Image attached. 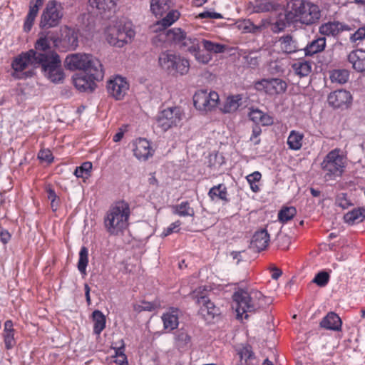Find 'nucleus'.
I'll return each mask as SVG.
<instances>
[{
  "instance_id": "40",
  "label": "nucleus",
  "mask_w": 365,
  "mask_h": 365,
  "mask_svg": "<svg viewBox=\"0 0 365 365\" xmlns=\"http://www.w3.org/2000/svg\"><path fill=\"white\" fill-rule=\"evenodd\" d=\"M172 209L173 214L180 217H193L195 215V210L187 201L174 205Z\"/></svg>"
},
{
  "instance_id": "9",
  "label": "nucleus",
  "mask_w": 365,
  "mask_h": 365,
  "mask_svg": "<svg viewBox=\"0 0 365 365\" xmlns=\"http://www.w3.org/2000/svg\"><path fill=\"white\" fill-rule=\"evenodd\" d=\"M182 113L179 107H170L162 110L156 119L157 126L167 131L177 126L182 120Z\"/></svg>"
},
{
  "instance_id": "39",
  "label": "nucleus",
  "mask_w": 365,
  "mask_h": 365,
  "mask_svg": "<svg viewBox=\"0 0 365 365\" xmlns=\"http://www.w3.org/2000/svg\"><path fill=\"white\" fill-rule=\"evenodd\" d=\"M177 58L178 56L174 54L162 53L159 56V63L163 68L172 72L176 63Z\"/></svg>"
},
{
  "instance_id": "62",
  "label": "nucleus",
  "mask_w": 365,
  "mask_h": 365,
  "mask_svg": "<svg viewBox=\"0 0 365 365\" xmlns=\"http://www.w3.org/2000/svg\"><path fill=\"white\" fill-rule=\"evenodd\" d=\"M11 237V235L9 232L4 227H0V241L6 245L10 241Z\"/></svg>"
},
{
  "instance_id": "27",
  "label": "nucleus",
  "mask_w": 365,
  "mask_h": 365,
  "mask_svg": "<svg viewBox=\"0 0 365 365\" xmlns=\"http://www.w3.org/2000/svg\"><path fill=\"white\" fill-rule=\"evenodd\" d=\"M348 61L352 65L354 70L358 72H365V51L355 50L347 56Z\"/></svg>"
},
{
  "instance_id": "64",
  "label": "nucleus",
  "mask_w": 365,
  "mask_h": 365,
  "mask_svg": "<svg viewBox=\"0 0 365 365\" xmlns=\"http://www.w3.org/2000/svg\"><path fill=\"white\" fill-rule=\"evenodd\" d=\"M45 190L47 193V197L48 200L53 201V200L58 197L57 196V195L56 194L55 190H53V188L51 187V185H46L45 187Z\"/></svg>"
},
{
  "instance_id": "56",
  "label": "nucleus",
  "mask_w": 365,
  "mask_h": 365,
  "mask_svg": "<svg viewBox=\"0 0 365 365\" xmlns=\"http://www.w3.org/2000/svg\"><path fill=\"white\" fill-rule=\"evenodd\" d=\"M364 39H365V26L358 29L350 36V41L352 43H358Z\"/></svg>"
},
{
  "instance_id": "34",
  "label": "nucleus",
  "mask_w": 365,
  "mask_h": 365,
  "mask_svg": "<svg viewBox=\"0 0 365 365\" xmlns=\"http://www.w3.org/2000/svg\"><path fill=\"white\" fill-rule=\"evenodd\" d=\"M280 49L283 53H292L298 50L296 40L290 35H285L279 38L278 41Z\"/></svg>"
},
{
  "instance_id": "59",
  "label": "nucleus",
  "mask_w": 365,
  "mask_h": 365,
  "mask_svg": "<svg viewBox=\"0 0 365 365\" xmlns=\"http://www.w3.org/2000/svg\"><path fill=\"white\" fill-rule=\"evenodd\" d=\"M261 133L262 129L259 125H256L252 128L250 140L253 141L255 145H257L260 143V139H259L258 137L261 135Z\"/></svg>"
},
{
  "instance_id": "30",
  "label": "nucleus",
  "mask_w": 365,
  "mask_h": 365,
  "mask_svg": "<svg viewBox=\"0 0 365 365\" xmlns=\"http://www.w3.org/2000/svg\"><path fill=\"white\" fill-rule=\"evenodd\" d=\"M172 6V0H150V11L155 16H162Z\"/></svg>"
},
{
  "instance_id": "2",
  "label": "nucleus",
  "mask_w": 365,
  "mask_h": 365,
  "mask_svg": "<svg viewBox=\"0 0 365 365\" xmlns=\"http://www.w3.org/2000/svg\"><path fill=\"white\" fill-rule=\"evenodd\" d=\"M321 17L318 5L304 0H291L287 3L285 19L288 23L307 26L317 23Z\"/></svg>"
},
{
  "instance_id": "26",
  "label": "nucleus",
  "mask_w": 365,
  "mask_h": 365,
  "mask_svg": "<svg viewBox=\"0 0 365 365\" xmlns=\"http://www.w3.org/2000/svg\"><path fill=\"white\" fill-rule=\"evenodd\" d=\"M342 322L341 318L334 312H329L320 322L319 326L327 330L340 331Z\"/></svg>"
},
{
  "instance_id": "51",
  "label": "nucleus",
  "mask_w": 365,
  "mask_h": 365,
  "mask_svg": "<svg viewBox=\"0 0 365 365\" xmlns=\"http://www.w3.org/2000/svg\"><path fill=\"white\" fill-rule=\"evenodd\" d=\"M120 24L109 26L106 31V41L111 45L112 39L118 41L119 35Z\"/></svg>"
},
{
  "instance_id": "25",
  "label": "nucleus",
  "mask_w": 365,
  "mask_h": 365,
  "mask_svg": "<svg viewBox=\"0 0 365 365\" xmlns=\"http://www.w3.org/2000/svg\"><path fill=\"white\" fill-rule=\"evenodd\" d=\"M174 346L180 351H185L192 346V338L184 329H179L174 334Z\"/></svg>"
},
{
  "instance_id": "50",
  "label": "nucleus",
  "mask_w": 365,
  "mask_h": 365,
  "mask_svg": "<svg viewBox=\"0 0 365 365\" xmlns=\"http://www.w3.org/2000/svg\"><path fill=\"white\" fill-rule=\"evenodd\" d=\"M189 67L190 63L187 59L178 56L173 71L183 75L187 73Z\"/></svg>"
},
{
  "instance_id": "37",
  "label": "nucleus",
  "mask_w": 365,
  "mask_h": 365,
  "mask_svg": "<svg viewBox=\"0 0 365 365\" xmlns=\"http://www.w3.org/2000/svg\"><path fill=\"white\" fill-rule=\"evenodd\" d=\"M292 67L294 73L300 78L307 76L312 71V63L304 59L296 61Z\"/></svg>"
},
{
  "instance_id": "23",
  "label": "nucleus",
  "mask_w": 365,
  "mask_h": 365,
  "mask_svg": "<svg viewBox=\"0 0 365 365\" xmlns=\"http://www.w3.org/2000/svg\"><path fill=\"white\" fill-rule=\"evenodd\" d=\"M180 16V14L178 10L173 9L168 11L167 15L161 20L158 21L151 26L153 32H160L166 30L173 24L177 21Z\"/></svg>"
},
{
  "instance_id": "54",
  "label": "nucleus",
  "mask_w": 365,
  "mask_h": 365,
  "mask_svg": "<svg viewBox=\"0 0 365 365\" xmlns=\"http://www.w3.org/2000/svg\"><path fill=\"white\" fill-rule=\"evenodd\" d=\"M329 280V274L326 272H320L316 274L313 282L320 287H324Z\"/></svg>"
},
{
  "instance_id": "28",
  "label": "nucleus",
  "mask_w": 365,
  "mask_h": 365,
  "mask_svg": "<svg viewBox=\"0 0 365 365\" xmlns=\"http://www.w3.org/2000/svg\"><path fill=\"white\" fill-rule=\"evenodd\" d=\"M250 119L256 123L263 126H269L274 123V118L268 113H265L258 108H252L249 113Z\"/></svg>"
},
{
  "instance_id": "47",
  "label": "nucleus",
  "mask_w": 365,
  "mask_h": 365,
  "mask_svg": "<svg viewBox=\"0 0 365 365\" xmlns=\"http://www.w3.org/2000/svg\"><path fill=\"white\" fill-rule=\"evenodd\" d=\"M237 354L240 359L241 365L249 364V361L253 359V352L250 346H245L241 348Z\"/></svg>"
},
{
  "instance_id": "41",
  "label": "nucleus",
  "mask_w": 365,
  "mask_h": 365,
  "mask_svg": "<svg viewBox=\"0 0 365 365\" xmlns=\"http://www.w3.org/2000/svg\"><path fill=\"white\" fill-rule=\"evenodd\" d=\"M200 45L204 50L212 55V53H221L225 52L226 47L220 43H215L210 40L200 38Z\"/></svg>"
},
{
  "instance_id": "35",
  "label": "nucleus",
  "mask_w": 365,
  "mask_h": 365,
  "mask_svg": "<svg viewBox=\"0 0 365 365\" xmlns=\"http://www.w3.org/2000/svg\"><path fill=\"white\" fill-rule=\"evenodd\" d=\"M118 0H88L92 8H96L100 14L110 11L115 8Z\"/></svg>"
},
{
  "instance_id": "17",
  "label": "nucleus",
  "mask_w": 365,
  "mask_h": 365,
  "mask_svg": "<svg viewBox=\"0 0 365 365\" xmlns=\"http://www.w3.org/2000/svg\"><path fill=\"white\" fill-rule=\"evenodd\" d=\"M351 95L346 90H337L328 96V103L334 108L347 107L351 102Z\"/></svg>"
},
{
  "instance_id": "20",
  "label": "nucleus",
  "mask_w": 365,
  "mask_h": 365,
  "mask_svg": "<svg viewBox=\"0 0 365 365\" xmlns=\"http://www.w3.org/2000/svg\"><path fill=\"white\" fill-rule=\"evenodd\" d=\"M270 241L269 235L265 229L256 231L252 236L250 247L256 252H260L267 249Z\"/></svg>"
},
{
  "instance_id": "16",
  "label": "nucleus",
  "mask_w": 365,
  "mask_h": 365,
  "mask_svg": "<svg viewBox=\"0 0 365 365\" xmlns=\"http://www.w3.org/2000/svg\"><path fill=\"white\" fill-rule=\"evenodd\" d=\"M192 296L200 306V313L205 319H213L215 315L218 314V309L207 297L205 295L198 297L195 292H193Z\"/></svg>"
},
{
  "instance_id": "57",
  "label": "nucleus",
  "mask_w": 365,
  "mask_h": 365,
  "mask_svg": "<svg viewBox=\"0 0 365 365\" xmlns=\"http://www.w3.org/2000/svg\"><path fill=\"white\" fill-rule=\"evenodd\" d=\"M180 225L181 222L180 220H177L175 222L171 223L167 228L163 230L162 235L163 237H167L173 232H178Z\"/></svg>"
},
{
  "instance_id": "14",
  "label": "nucleus",
  "mask_w": 365,
  "mask_h": 365,
  "mask_svg": "<svg viewBox=\"0 0 365 365\" xmlns=\"http://www.w3.org/2000/svg\"><path fill=\"white\" fill-rule=\"evenodd\" d=\"M129 89V83L127 80L120 76H116L110 79L107 83V90L110 96L115 100H122Z\"/></svg>"
},
{
  "instance_id": "42",
  "label": "nucleus",
  "mask_w": 365,
  "mask_h": 365,
  "mask_svg": "<svg viewBox=\"0 0 365 365\" xmlns=\"http://www.w3.org/2000/svg\"><path fill=\"white\" fill-rule=\"evenodd\" d=\"M93 321V332L99 335L106 327V317L104 314L99 310H95L92 313Z\"/></svg>"
},
{
  "instance_id": "45",
  "label": "nucleus",
  "mask_w": 365,
  "mask_h": 365,
  "mask_svg": "<svg viewBox=\"0 0 365 365\" xmlns=\"http://www.w3.org/2000/svg\"><path fill=\"white\" fill-rule=\"evenodd\" d=\"M297 214V210L294 207H284L278 213V219L282 223H286L292 220Z\"/></svg>"
},
{
  "instance_id": "11",
  "label": "nucleus",
  "mask_w": 365,
  "mask_h": 365,
  "mask_svg": "<svg viewBox=\"0 0 365 365\" xmlns=\"http://www.w3.org/2000/svg\"><path fill=\"white\" fill-rule=\"evenodd\" d=\"M351 30L349 25L336 19L324 22L319 27V33L323 37H331L335 39H339L344 32Z\"/></svg>"
},
{
  "instance_id": "19",
  "label": "nucleus",
  "mask_w": 365,
  "mask_h": 365,
  "mask_svg": "<svg viewBox=\"0 0 365 365\" xmlns=\"http://www.w3.org/2000/svg\"><path fill=\"white\" fill-rule=\"evenodd\" d=\"M180 310L175 307H170L161 317L163 329L166 332L176 329L179 325Z\"/></svg>"
},
{
  "instance_id": "36",
  "label": "nucleus",
  "mask_w": 365,
  "mask_h": 365,
  "mask_svg": "<svg viewBox=\"0 0 365 365\" xmlns=\"http://www.w3.org/2000/svg\"><path fill=\"white\" fill-rule=\"evenodd\" d=\"M304 137V134L299 131H290L287 141L289 148L293 150H300L302 147Z\"/></svg>"
},
{
  "instance_id": "29",
  "label": "nucleus",
  "mask_w": 365,
  "mask_h": 365,
  "mask_svg": "<svg viewBox=\"0 0 365 365\" xmlns=\"http://www.w3.org/2000/svg\"><path fill=\"white\" fill-rule=\"evenodd\" d=\"M242 95L237 94L228 96L224 102L221 110L224 113L235 112L242 104Z\"/></svg>"
},
{
  "instance_id": "1",
  "label": "nucleus",
  "mask_w": 365,
  "mask_h": 365,
  "mask_svg": "<svg viewBox=\"0 0 365 365\" xmlns=\"http://www.w3.org/2000/svg\"><path fill=\"white\" fill-rule=\"evenodd\" d=\"M61 42L58 34L56 31L40 32L34 43V48L22 52L12 61L11 68L14 71L13 76L18 78H23V76H31V71L22 72L29 67L38 68L43 62L59 56L55 48L60 46Z\"/></svg>"
},
{
  "instance_id": "49",
  "label": "nucleus",
  "mask_w": 365,
  "mask_h": 365,
  "mask_svg": "<svg viewBox=\"0 0 365 365\" xmlns=\"http://www.w3.org/2000/svg\"><path fill=\"white\" fill-rule=\"evenodd\" d=\"M159 307L160 304L158 302L142 301L139 304H135L134 306V309L139 312L142 311L151 312L158 309Z\"/></svg>"
},
{
  "instance_id": "38",
  "label": "nucleus",
  "mask_w": 365,
  "mask_h": 365,
  "mask_svg": "<svg viewBox=\"0 0 365 365\" xmlns=\"http://www.w3.org/2000/svg\"><path fill=\"white\" fill-rule=\"evenodd\" d=\"M365 219V209H354L344 216V222L349 225H354L362 222Z\"/></svg>"
},
{
  "instance_id": "43",
  "label": "nucleus",
  "mask_w": 365,
  "mask_h": 365,
  "mask_svg": "<svg viewBox=\"0 0 365 365\" xmlns=\"http://www.w3.org/2000/svg\"><path fill=\"white\" fill-rule=\"evenodd\" d=\"M349 78V71L346 69H336L331 72L330 79L333 83L344 84Z\"/></svg>"
},
{
  "instance_id": "53",
  "label": "nucleus",
  "mask_w": 365,
  "mask_h": 365,
  "mask_svg": "<svg viewBox=\"0 0 365 365\" xmlns=\"http://www.w3.org/2000/svg\"><path fill=\"white\" fill-rule=\"evenodd\" d=\"M239 27L246 32L255 33L261 30L262 26H256L250 20H243L240 24Z\"/></svg>"
},
{
  "instance_id": "15",
  "label": "nucleus",
  "mask_w": 365,
  "mask_h": 365,
  "mask_svg": "<svg viewBox=\"0 0 365 365\" xmlns=\"http://www.w3.org/2000/svg\"><path fill=\"white\" fill-rule=\"evenodd\" d=\"M94 71L86 72L84 74H77L73 78V84L75 87L80 91L93 92L96 88V82L102 80L94 78L92 75Z\"/></svg>"
},
{
  "instance_id": "3",
  "label": "nucleus",
  "mask_w": 365,
  "mask_h": 365,
  "mask_svg": "<svg viewBox=\"0 0 365 365\" xmlns=\"http://www.w3.org/2000/svg\"><path fill=\"white\" fill-rule=\"evenodd\" d=\"M232 299L237 319H247L248 313H255L267 304V297L257 290L248 292L239 289L234 293Z\"/></svg>"
},
{
  "instance_id": "6",
  "label": "nucleus",
  "mask_w": 365,
  "mask_h": 365,
  "mask_svg": "<svg viewBox=\"0 0 365 365\" xmlns=\"http://www.w3.org/2000/svg\"><path fill=\"white\" fill-rule=\"evenodd\" d=\"M346 166L345 156L339 148L329 151L321 163V168L327 180L341 176Z\"/></svg>"
},
{
  "instance_id": "12",
  "label": "nucleus",
  "mask_w": 365,
  "mask_h": 365,
  "mask_svg": "<svg viewBox=\"0 0 365 365\" xmlns=\"http://www.w3.org/2000/svg\"><path fill=\"white\" fill-rule=\"evenodd\" d=\"M44 75L51 82L58 83L64 78V73L61 68V61L59 56L43 62L40 64Z\"/></svg>"
},
{
  "instance_id": "18",
  "label": "nucleus",
  "mask_w": 365,
  "mask_h": 365,
  "mask_svg": "<svg viewBox=\"0 0 365 365\" xmlns=\"http://www.w3.org/2000/svg\"><path fill=\"white\" fill-rule=\"evenodd\" d=\"M133 154L140 160H147L152 157L154 150L148 140L145 138L136 139L133 143Z\"/></svg>"
},
{
  "instance_id": "7",
  "label": "nucleus",
  "mask_w": 365,
  "mask_h": 365,
  "mask_svg": "<svg viewBox=\"0 0 365 365\" xmlns=\"http://www.w3.org/2000/svg\"><path fill=\"white\" fill-rule=\"evenodd\" d=\"M287 86V81L279 78H262L254 83V88L256 91L271 97L284 93Z\"/></svg>"
},
{
  "instance_id": "48",
  "label": "nucleus",
  "mask_w": 365,
  "mask_h": 365,
  "mask_svg": "<svg viewBox=\"0 0 365 365\" xmlns=\"http://www.w3.org/2000/svg\"><path fill=\"white\" fill-rule=\"evenodd\" d=\"M92 163L91 162H85L81 166L76 168L74 175L78 178H87L90 175Z\"/></svg>"
},
{
  "instance_id": "24",
  "label": "nucleus",
  "mask_w": 365,
  "mask_h": 365,
  "mask_svg": "<svg viewBox=\"0 0 365 365\" xmlns=\"http://www.w3.org/2000/svg\"><path fill=\"white\" fill-rule=\"evenodd\" d=\"M135 31L134 30L130 27V25L128 24H120V29H119V35H118V41L113 40L111 41V45L122 48L124 45L131 42L132 39L135 36Z\"/></svg>"
},
{
  "instance_id": "63",
  "label": "nucleus",
  "mask_w": 365,
  "mask_h": 365,
  "mask_svg": "<svg viewBox=\"0 0 365 365\" xmlns=\"http://www.w3.org/2000/svg\"><path fill=\"white\" fill-rule=\"evenodd\" d=\"M68 37V42L64 45L63 46L65 47H76L77 46V43H78V40H77V37L76 36L73 35V34H70V32H68L66 35V38Z\"/></svg>"
},
{
  "instance_id": "55",
  "label": "nucleus",
  "mask_w": 365,
  "mask_h": 365,
  "mask_svg": "<svg viewBox=\"0 0 365 365\" xmlns=\"http://www.w3.org/2000/svg\"><path fill=\"white\" fill-rule=\"evenodd\" d=\"M38 158L41 161L51 163L53 161V156L51 151L48 149H41L38 153Z\"/></svg>"
},
{
  "instance_id": "5",
  "label": "nucleus",
  "mask_w": 365,
  "mask_h": 365,
  "mask_svg": "<svg viewBox=\"0 0 365 365\" xmlns=\"http://www.w3.org/2000/svg\"><path fill=\"white\" fill-rule=\"evenodd\" d=\"M65 67L70 71L82 70L85 72L94 71L95 79L103 80L104 70L101 61L91 54L76 53L68 55L64 61Z\"/></svg>"
},
{
  "instance_id": "32",
  "label": "nucleus",
  "mask_w": 365,
  "mask_h": 365,
  "mask_svg": "<svg viewBox=\"0 0 365 365\" xmlns=\"http://www.w3.org/2000/svg\"><path fill=\"white\" fill-rule=\"evenodd\" d=\"M279 4L271 0H255L253 4L254 11L256 13L271 12L277 11Z\"/></svg>"
},
{
  "instance_id": "61",
  "label": "nucleus",
  "mask_w": 365,
  "mask_h": 365,
  "mask_svg": "<svg viewBox=\"0 0 365 365\" xmlns=\"http://www.w3.org/2000/svg\"><path fill=\"white\" fill-rule=\"evenodd\" d=\"M336 203L339 207L343 209H346L351 205L344 194L338 196L336 200Z\"/></svg>"
},
{
  "instance_id": "10",
  "label": "nucleus",
  "mask_w": 365,
  "mask_h": 365,
  "mask_svg": "<svg viewBox=\"0 0 365 365\" xmlns=\"http://www.w3.org/2000/svg\"><path fill=\"white\" fill-rule=\"evenodd\" d=\"M219 101V95L215 91L200 90L193 96L195 107L202 111L211 110L217 106Z\"/></svg>"
},
{
  "instance_id": "31",
  "label": "nucleus",
  "mask_w": 365,
  "mask_h": 365,
  "mask_svg": "<svg viewBox=\"0 0 365 365\" xmlns=\"http://www.w3.org/2000/svg\"><path fill=\"white\" fill-rule=\"evenodd\" d=\"M326 47V38L321 36L308 43L304 48L306 56H312L322 52Z\"/></svg>"
},
{
  "instance_id": "33",
  "label": "nucleus",
  "mask_w": 365,
  "mask_h": 365,
  "mask_svg": "<svg viewBox=\"0 0 365 365\" xmlns=\"http://www.w3.org/2000/svg\"><path fill=\"white\" fill-rule=\"evenodd\" d=\"M210 198L214 200H222L225 202H228L230 200L227 197V190L225 185L219 184L213 186L208 192Z\"/></svg>"
},
{
  "instance_id": "46",
  "label": "nucleus",
  "mask_w": 365,
  "mask_h": 365,
  "mask_svg": "<svg viewBox=\"0 0 365 365\" xmlns=\"http://www.w3.org/2000/svg\"><path fill=\"white\" fill-rule=\"evenodd\" d=\"M261 178L262 174L258 171H255L246 177V179L250 184V189L252 192H258L260 190L259 185L256 183L258 182Z\"/></svg>"
},
{
  "instance_id": "44",
  "label": "nucleus",
  "mask_w": 365,
  "mask_h": 365,
  "mask_svg": "<svg viewBox=\"0 0 365 365\" xmlns=\"http://www.w3.org/2000/svg\"><path fill=\"white\" fill-rule=\"evenodd\" d=\"M88 264V250L86 247H82L79 252V258L78 262V269L81 274H86V267Z\"/></svg>"
},
{
  "instance_id": "60",
  "label": "nucleus",
  "mask_w": 365,
  "mask_h": 365,
  "mask_svg": "<svg viewBox=\"0 0 365 365\" xmlns=\"http://www.w3.org/2000/svg\"><path fill=\"white\" fill-rule=\"evenodd\" d=\"M36 17V16L32 15L31 14H27L24 25V31L29 32L31 31Z\"/></svg>"
},
{
  "instance_id": "8",
  "label": "nucleus",
  "mask_w": 365,
  "mask_h": 365,
  "mask_svg": "<svg viewBox=\"0 0 365 365\" xmlns=\"http://www.w3.org/2000/svg\"><path fill=\"white\" fill-rule=\"evenodd\" d=\"M159 37L160 41L175 43L186 51L190 48V45L192 44V40L197 38L195 36H187L186 33L180 28H173L160 31Z\"/></svg>"
},
{
  "instance_id": "52",
  "label": "nucleus",
  "mask_w": 365,
  "mask_h": 365,
  "mask_svg": "<svg viewBox=\"0 0 365 365\" xmlns=\"http://www.w3.org/2000/svg\"><path fill=\"white\" fill-rule=\"evenodd\" d=\"M272 75H280L284 72V64L280 61H271L268 68Z\"/></svg>"
},
{
  "instance_id": "58",
  "label": "nucleus",
  "mask_w": 365,
  "mask_h": 365,
  "mask_svg": "<svg viewBox=\"0 0 365 365\" xmlns=\"http://www.w3.org/2000/svg\"><path fill=\"white\" fill-rule=\"evenodd\" d=\"M198 18L200 19H221L223 18L221 14L217 12L212 11H203L198 14Z\"/></svg>"
},
{
  "instance_id": "21",
  "label": "nucleus",
  "mask_w": 365,
  "mask_h": 365,
  "mask_svg": "<svg viewBox=\"0 0 365 365\" xmlns=\"http://www.w3.org/2000/svg\"><path fill=\"white\" fill-rule=\"evenodd\" d=\"M16 330L14 329V324L11 320H6L4 324V329L1 334L4 349L11 350L16 345L15 337Z\"/></svg>"
},
{
  "instance_id": "4",
  "label": "nucleus",
  "mask_w": 365,
  "mask_h": 365,
  "mask_svg": "<svg viewBox=\"0 0 365 365\" xmlns=\"http://www.w3.org/2000/svg\"><path fill=\"white\" fill-rule=\"evenodd\" d=\"M131 214L130 205L125 200H118L110 205L104 217V226L110 235H118L129 225Z\"/></svg>"
},
{
  "instance_id": "13",
  "label": "nucleus",
  "mask_w": 365,
  "mask_h": 365,
  "mask_svg": "<svg viewBox=\"0 0 365 365\" xmlns=\"http://www.w3.org/2000/svg\"><path fill=\"white\" fill-rule=\"evenodd\" d=\"M61 18L62 13L57 3L54 1H49L41 15L40 26L41 28L56 26L59 24Z\"/></svg>"
},
{
  "instance_id": "22",
  "label": "nucleus",
  "mask_w": 365,
  "mask_h": 365,
  "mask_svg": "<svg viewBox=\"0 0 365 365\" xmlns=\"http://www.w3.org/2000/svg\"><path fill=\"white\" fill-rule=\"evenodd\" d=\"M192 41V44L190 45V48L187 51L192 54L198 63L207 64L212 59V56L206 51H204L200 49V38H197L195 40Z\"/></svg>"
}]
</instances>
